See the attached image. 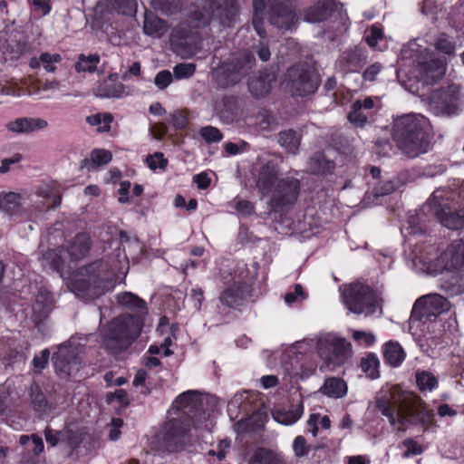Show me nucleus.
I'll return each mask as SVG.
<instances>
[{
    "instance_id": "nucleus-43",
    "label": "nucleus",
    "mask_w": 464,
    "mask_h": 464,
    "mask_svg": "<svg viewBox=\"0 0 464 464\" xmlns=\"http://www.w3.org/2000/svg\"><path fill=\"white\" fill-rule=\"evenodd\" d=\"M415 377L420 392L432 391L438 385L437 377L428 371L417 372Z\"/></svg>"
},
{
    "instance_id": "nucleus-14",
    "label": "nucleus",
    "mask_w": 464,
    "mask_h": 464,
    "mask_svg": "<svg viewBox=\"0 0 464 464\" xmlns=\"http://www.w3.org/2000/svg\"><path fill=\"white\" fill-rule=\"evenodd\" d=\"M188 432V430L181 420L177 419L169 420L159 436L160 449L169 453L178 451L185 445Z\"/></svg>"
},
{
    "instance_id": "nucleus-46",
    "label": "nucleus",
    "mask_w": 464,
    "mask_h": 464,
    "mask_svg": "<svg viewBox=\"0 0 464 464\" xmlns=\"http://www.w3.org/2000/svg\"><path fill=\"white\" fill-rule=\"evenodd\" d=\"M379 360L373 353H369L361 359V367L368 377L375 379L379 377Z\"/></svg>"
},
{
    "instance_id": "nucleus-6",
    "label": "nucleus",
    "mask_w": 464,
    "mask_h": 464,
    "mask_svg": "<svg viewBox=\"0 0 464 464\" xmlns=\"http://www.w3.org/2000/svg\"><path fill=\"white\" fill-rule=\"evenodd\" d=\"M208 23L209 16L207 14L201 11L191 13L170 34L169 42L173 51L182 57L191 56L194 53L193 48L187 40L192 37L198 29L206 26Z\"/></svg>"
},
{
    "instance_id": "nucleus-31",
    "label": "nucleus",
    "mask_w": 464,
    "mask_h": 464,
    "mask_svg": "<svg viewBox=\"0 0 464 464\" xmlns=\"http://www.w3.org/2000/svg\"><path fill=\"white\" fill-rule=\"evenodd\" d=\"M47 126V121L41 119L20 118L7 125L9 130L14 132H30Z\"/></svg>"
},
{
    "instance_id": "nucleus-12",
    "label": "nucleus",
    "mask_w": 464,
    "mask_h": 464,
    "mask_svg": "<svg viewBox=\"0 0 464 464\" xmlns=\"http://www.w3.org/2000/svg\"><path fill=\"white\" fill-rule=\"evenodd\" d=\"M459 87L454 84L435 90L429 98L430 104L438 115L456 114L459 110Z\"/></svg>"
},
{
    "instance_id": "nucleus-47",
    "label": "nucleus",
    "mask_w": 464,
    "mask_h": 464,
    "mask_svg": "<svg viewBox=\"0 0 464 464\" xmlns=\"http://www.w3.org/2000/svg\"><path fill=\"white\" fill-rule=\"evenodd\" d=\"M100 62V57L97 54H91L85 56L80 54L77 63H75V70L79 72H92L95 71L97 64Z\"/></svg>"
},
{
    "instance_id": "nucleus-61",
    "label": "nucleus",
    "mask_w": 464,
    "mask_h": 464,
    "mask_svg": "<svg viewBox=\"0 0 464 464\" xmlns=\"http://www.w3.org/2000/svg\"><path fill=\"white\" fill-rule=\"evenodd\" d=\"M392 150V146L389 140H377L375 143V152L380 156L385 157L390 155Z\"/></svg>"
},
{
    "instance_id": "nucleus-1",
    "label": "nucleus",
    "mask_w": 464,
    "mask_h": 464,
    "mask_svg": "<svg viewBox=\"0 0 464 464\" xmlns=\"http://www.w3.org/2000/svg\"><path fill=\"white\" fill-rule=\"evenodd\" d=\"M376 408L389 419L391 425H401L398 430L404 431L408 425H424L431 414L426 411L422 400L408 392L393 395L392 399L381 397L375 401Z\"/></svg>"
},
{
    "instance_id": "nucleus-29",
    "label": "nucleus",
    "mask_w": 464,
    "mask_h": 464,
    "mask_svg": "<svg viewBox=\"0 0 464 464\" xmlns=\"http://www.w3.org/2000/svg\"><path fill=\"white\" fill-rule=\"evenodd\" d=\"M112 159L111 151L95 149L91 152V159H84L81 162V169H86L88 171H93L97 167L108 164Z\"/></svg>"
},
{
    "instance_id": "nucleus-19",
    "label": "nucleus",
    "mask_w": 464,
    "mask_h": 464,
    "mask_svg": "<svg viewBox=\"0 0 464 464\" xmlns=\"http://www.w3.org/2000/svg\"><path fill=\"white\" fill-rule=\"evenodd\" d=\"M70 289L78 297L84 300L95 299L104 293L102 291V286L94 285L86 276L78 275V270L76 271L74 278L70 284Z\"/></svg>"
},
{
    "instance_id": "nucleus-58",
    "label": "nucleus",
    "mask_w": 464,
    "mask_h": 464,
    "mask_svg": "<svg viewBox=\"0 0 464 464\" xmlns=\"http://www.w3.org/2000/svg\"><path fill=\"white\" fill-rule=\"evenodd\" d=\"M382 65L379 63H375L369 67L362 73V78L365 81L373 82L376 79L377 74L381 72Z\"/></svg>"
},
{
    "instance_id": "nucleus-26",
    "label": "nucleus",
    "mask_w": 464,
    "mask_h": 464,
    "mask_svg": "<svg viewBox=\"0 0 464 464\" xmlns=\"http://www.w3.org/2000/svg\"><path fill=\"white\" fill-rule=\"evenodd\" d=\"M116 299L120 305L125 307L126 309L136 312L137 314L134 316H140V318L143 320V316L148 314L146 302L133 293H121L117 295Z\"/></svg>"
},
{
    "instance_id": "nucleus-52",
    "label": "nucleus",
    "mask_w": 464,
    "mask_h": 464,
    "mask_svg": "<svg viewBox=\"0 0 464 464\" xmlns=\"http://www.w3.org/2000/svg\"><path fill=\"white\" fill-rule=\"evenodd\" d=\"M195 69L192 63H179L174 67V75L177 79L188 78L195 72Z\"/></svg>"
},
{
    "instance_id": "nucleus-24",
    "label": "nucleus",
    "mask_w": 464,
    "mask_h": 464,
    "mask_svg": "<svg viewBox=\"0 0 464 464\" xmlns=\"http://www.w3.org/2000/svg\"><path fill=\"white\" fill-rule=\"evenodd\" d=\"M92 245L91 237L87 233H78L67 247L71 260L78 261L84 258L91 250Z\"/></svg>"
},
{
    "instance_id": "nucleus-36",
    "label": "nucleus",
    "mask_w": 464,
    "mask_h": 464,
    "mask_svg": "<svg viewBox=\"0 0 464 464\" xmlns=\"http://www.w3.org/2000/svg\"><path fill=\"white\" fill-rule=\"evenodd\" d=\"M309 169L314 174H328L334 169V162L327 160L322 153H315L309 160Z\"/></svg>"
},
{
    "instance_id": "nucleus-53",
    "label": "nucleus",
    "mask_w": 464,
    "mask_h": 464,
    "mask_svg": "<svg viewBox=\"0 0 464 464\" xmlns=\"http://www.w3.org/2000/svg\"><path fill=\"white\" fill-rule=\"evenodd\" d=\"M171 82L172 74L168 70L160 72L154 79L155 85L160 90L167 88Z\"/></svg>"
},
{
    "instance_id": "nucleus-57",
    "label": "nucleus",
    "mask_w": 464,
    "mask_h": 464,
    "mask_svg": "<svg viewBox=\"0 0 464 464\" xmlns=\"http://www.w3.org/2000/svg\"><path fill=\"white\" fill-rule=\"evenodd\" d=\"M382 31L377 26H372L370 34L365 36V42L371 47H375L380 39L382 38Z\"/></svg>"
},
{
    "instance_id": "nucleus-16",
    "label": "nucleus",
    "mask_w": 464,
    "mask_h": 464,
    "mask_svg": "<svg viewBox=\"0 0 464 464\" xmlns=\"http://www.w3.org/2000/svg\"><path fill=\"white\" fill-rule=\"evenodd\" d=\"M417 79L423 86L435 84L445 74L446 65L439 59L419 62L417 65Z\"/></svg>"
},
{
    "instance_id": "nucleus-13",
    "label": "nucleus",
    "mask_w": 464,
    "mask_h": 464,
    "mask_svg": "<svg viewBox=\"0 0 464 464\" xmlns=\"http://www.w3.org/2000/svg\"><path fill=\"white\" fill-rule=\"evenodd\" d=\"M77 270L78 275L86 276L92 284L102 286L103 292L112 289L115 285V273L111 271L109 263L103 259L91 262Z\"/></svg>"
},
{
    "instance_id": "nucleus-59",
    "label": "nucleus",
    "mask_w": 464,
    "mask_h": 464,
    "mask_svg": "<svg viewBox=\"0 0 464 464\" xmlns=\"http://www.w3.org/2000/svg\"><path fill=\"white\" fill-rule=\"evenodd\" d=\"M32 441L30 445H28L29 450H31L34 455L38 456L44 451V441L40 436L37 434L31 435Z\"/></svg>"
},
{
    "instance_id": "nucleus-21",
    "label": "nucleus",
    "mask_w": 464,
    "mask_h": 464,
    "mask_svg": "<svg viewBox=\"0 0 464 464\" xmlns=\"http://www.w3.org/2000/svg\"><path fill=\"white\" fill-rule=\"evenodd\" d=\"M441 258L447 270L464 268V240H454L443 252Z\"/></svg>"
},
{
    "instance_id": "nucleus-9",
    "label": "nucleus",
    "mask_w": 464,
    "mask_h": 464,
    "mask_svg": "<svg viewBox=\"0 0 464 464\" xmlns=\"http://www.w3.org/2000/svg\"><path fill=\"white\" fill-rule=\"evenodd\" d=\"M320 357L330 370L343 364L351 353L350 343L341 338H328L317 343Z\"/></svg>"
},
{
    "instance_id": "nucleus-38",
    "label": "nucleus",
    "mask_w": 464,
    "mask_h": 464,
    "mask_svg": "<svg viewBox=\"0 0 464 464\" xmlns=\"http://www.w3.org/2000/svg\"><path fill=\"white\" fill-rule=\"evenodd\" d=\"M106 8L123 15H133L136 13V0H105Z\"/></svg>"
},
{
    "instance_id": "nucleus-34",
    "label": "nucleus",
    "mask_w": 464,
    "mask_h": 464,
    "mask_svg": "<svg viewBox=\"0 0 464 464\" xmlns=\"http://www.w3.org/2000/svg\"><path fill=\"white\" fill-rule=\"evenodd\" d=\"M30 398L34 410L43 415L50 411L51 407L40 386L33 382L30 386Z\"/></svg>"
},
{
    "instance_id": "nucleus-54",
    "label": "nucleus",
    "mask_w": 464,
    "mask_h": 464,
    "mask_svg": "<svg viewBox=\"0 0 464 464\" xmlns=\"http://www.w3.org/2000/svg\"><path fill=\"white\" fill-rule=\"evenodd\" d=\"M293 449L296 457H304L308 453L310 449L306 445V440L303 436H297L294 441Z\"/></svg>"
},
{
    "instance_id": "nucleus-28",
    "label": "nucleus",
    "mask_w": 464,
    "mask_h": 464,
    "mask_svg": "<svg viewBox=\"0 0 464 464\" xmlns=\"http://www.w3.org/2000/svg\"><path fill=\"white\" fill-rule=\"evenodd\" d=\"M302 137L301 131L288 129L278 133L277 142L286 152L295 154L299 150Z\"/></svg>"
},
{
    "instance_id": "nucleus-48",
    "label": "nucleus",
    "mask_w": 464,
    "mask_h": 464,
    "mask_svg": "<svg viewBox=\"0 0 464 464\" xmlns=\"http://www.w3.org/2000/svg\"><path fill=\"white\" fill-rule=\"evenodd\" d=\"M398 188V181L393 179L380 181L372 189L374 197H383L395 191Z\"/></svg>"
},
{
    "instance_id": "nucleus-60",
    "label": "nucleus",
    "mask_w": 464,
    "mask_h": 464,
    "mask_svg": "<svg viewBox=\"0 0 464 464\" xmlns=\"http://www.w3.org/2000/svg\"><path fill=\"white\" fill-rule=\"evenodd\" d=\"M49 355H50L49 350L44 349L41 352L40 356H34V358L33 360V364H34V368L39 369V370H43L44 368H45V366L48 362V360H49Z\"/></svg>"
},
{
    "instance_id": "nucleus-18",
    "label": "nucleus",
    "mask_w": 464,
    "mask_h": 464,
    "mask_svg": "<svg viewBox=\"0 0 464 464\" xmlns=\"http://www.w3.org/2000/svg\"><path fill=\"white\" fill-rule=\"evenodd\" d=\"M279 175V168L274 161H267L263 164L258 171L256 186L259 192L265 196L271 193L272 188L276 186Z\"/></svg>"
},
{
    "instance_id": "nucleus-64",
    "label": "nucleus",
    "mask_w": 464,
    "mask_h": 464,
    "mask_svg": "<svg viewBox=\"0 0 464 464\" xmlns=\"http://www.w3.org/2000/svg\"><path fill=\"white\" fill-rule=\"evenodd\" d=\"M179 402L184 408L193 405L196 402V392L189 391L182 393L179 397Z\"/></svg>"
},
{
    "instance_id": "nucleus-2",
    "label": "nucleus",
    "mask_w": 464,
    "mask_h": 464,
    "mask_svg": "<svg viewBox=\"0 0 464 464\" xmlns=\"http://www.w3.org/2000/svg\"><path fill=\"white\" fill-rule=\"evenodd\" d=\"M425 119L409 114L398 118L392 127V139L397 148L407 157L415 158L427 152L428 135L424 130Z\"/></svg>"
},
{
    "instance_id": "nucleus-32",
    "label": "nucleus",
    "mask_w": 464,
    "mask_h": 464,
    "mask_svg": "<svg viewBox=\"0 0 464 464\" xmlns=\"http://www.w3.org/2000/svg\"><path fill=\"white\" fill-rule=\"evenodd\" d=\"M383 357L388 364L397 367L403 362L405 353L399 343L390 341L384 344Z\"/></svg>"
},
{
    "instance_id": "nucleus-50",
    "label": "nucleus",
    "mask_w": 464,
    "mask_h": 464,
    "mask_svg": "<svg viewBox=\"0 0 464 464\" xmlns=\"http://www.w3.org/2000/svg\"><path fill=\"white\" fill-rule=\"evenodd\" d=\"M146 162L151 169H156L157 168L165 169L168 165V160L164 158L161 152H156L154 155L147 156Z\"/></svg>"
},
{
    "instance_id": "nucleus-17",
    "label": "nucleus",
    "mask_w": 464,
    "mask_h": 464,
    "mask_svg": "<svg viewBox=\"0 0 464 464\" xmlns=\"http://www.w3.org/2000/svg\"><path fill=\"white\" fill-rule=\"evenodd\" d=\"M296 15L289 4L276 3L269 10V22L279 29H290L296 23Z\"/></svg>"
},
{
    "instance_id": "nucleus-41",
    "label": "nucleus",
    "mask_w": 464,
    "mask_h": 464,
    "mask_svg": "<svg viewBox=\"0 0 464 464\" xmlns=\"http://www.w3.org/2000/svg\"><path fill=\"white\" fill-rule=\"evenodd\" d=\"M303 414L302 402L295 408L289 411H276L274 413L275 420L282 424L290 425L297 421Z\"/></svg>"
},
{
    "instance_id": "nucleus-39",
    "label": "nucleus",
    "mask_w": 464,
    "mask_h": 464,
    "mask_svg": "<svg viewBox=\"0 0 464 464\" xmlns=\"http://www.w3.org/2000/svg\"><path fill=\"white\" fill-rule=\"evenodd\" d=\"M124 90V86L121 82H111L104 80L95 90L94 93L98 97H118Z\"/></svg>"
},
{
    "instance_id": "nucleus-63",
    "label": "nucleus",
    "mask_w": 464,
    "mask_h": 464,
    "mask_svg": "<svg viewBox=\"0 0 464 464\" xmlns=\"http://www.w3.org/2000/svg\"><path fill=\"white\" fill-rule=\"evenodd\" d=\"M113 399H116L119 402L125 406L129 405L130 403L129 400L127 399V392L122 389L117 390L115 392L107 395L108 401H111Z\"/></svg>"
},
{
    "instance_id": "nucleus-27",
    "label": "nucleus",
    "mask_w": 464,
    "mask_h": 464,
    "mask_svg": "<svg viewBox=\"0 0 464 464\" xmlns=\"http://www.w3.org/2000/svg\"><path fill=\"white\" fill-rule=\"evenodd\" d=\"M437 219L446 227L458 230L464 227V210L451 211L447 208H437Z\"/></svg>"
},
{
    "instance_id": "nucleus-20",
    "label": "nucleus",
    "mask_w": 464,
    "mask_h": 464,
    "mask_svg": "<svg viewBox=\"0 0 464 464\" xmlns=\"http://www.w3.org/2000/svg\"><path fill=\"white\" fill-rule=\"evenodd\" d=\"M276 76L273 72H260L248 80V90L256 99L266 97L272 90Z\"/></svg>"
},
{
    "instance_id": "nucleus-7",
    "label": "nucleus",
    "mask_w": 464,
    "mask_h": 464,
    "mask_svg": "<svg viewBox=\"0 0 464 464\" xmlns=\"http://www.w3.org/2000/svg\"><path fill=\"white\" fill-rule=\"evenodd\" d=\"M287 84L294 96L305 97L314 94L321 82L319 73L307 63L293 65L287 71Z\"/></svg>"
},
{
    "instance_id": "nucleus-56",
    "label": "nucleus",
    "mask_w": 464,
    "mask_h": 464,
    "mask_svg": "<svg viewBox=\"0 0 464 464\" xmlns=\"http://www.w3.org/2000/svg\"><path fill=\"white\" fill-rule=\"evenodd\" d=\"M436 49L449 55L455 53V44L447 38H439L436 42Z\"/></svg>"
},
{
    "instance_id": "nucleus-51",
    "label": "nucleus",
    "mask_w": 464,
    "mask_h": 464,
    "mask_svg": "<svg viewBox=\"0 0 464 464\" xmlns=\"http://www.w3.org/2000/svg\"><path fill=\"white\" fill-rule=\"evenodd\" d=\"M43 258L46 261L50 266L55 270H58L62 264V257L60 251L56 249H48L44 255Z\"/></svg>"
},
{
    "instance_id": "nucleus-45",
    "label": "nucleus",
    "mask_w": 464,
    "mask_h": 464,
    "mask_svg": "<svg viewBox=\"0 0 464 464\" xmlns=\"http://www.w3.org/2000/svg\"><path fill=\"white\" fill-rule=\"evenodd\" d=\"M339 63L343 67L355 70L362 64V55L358 50H347L340 56Z\"/></svg>"
},
{
    "instance_id": "nucleus-30",
    "label": "nucleus",
    "mask_w": 464,
    "mask_h": 464,
    "mask_svg": "<svg viewBox=\"0 0 464 464\" xmlns=\"http://www.w3.org/2000/svg\"><path fill=\"white\" fill-rule=\"evenodd\" d=\"M247 292L246 287L243 285L232 286L220 295V302L228 306V307H236L240 305L242 302L246 297Z\"/></svg>"
},
{
    "instance_id": "nucleus-23",
    "label": "nucleus",
    "mask_w": 464,
    "mask_h": 464,
    "mask_svg": "<svg viewBox=\"0 0 464 464\" xmlns=\"http://www.w3.org/2000/svg\"><path fill=\"white\" fill-rule=\"evenodd\" d=\"M53 306V295L46 289L40 288L33 305L35 325L40 328L42 321L47 318Z\"/></svg>"
},
{
    "instance_id": "nucleus-4",
    "label": "nucleus",
    "mask_w": 464,
    "mask_h": 464,
    "mask_svg": "<svg viewBox=\"0 0 464 464\" xmlns=\"http://www.w3.org/2000/svg\"><path fill=\"white\" fill-rule=\"evenodd\" d=\"M255 64V55L248 50L232 53L216 71V81L222 88L234 86L251 72Z\"/></svg>"
},
{
    "instance_id": "nucleus-11",
    "label": "nucleus",
    "mask_w": 464,
    "mask_h": 464,
    "mask_svg": "<svg viewBox=\"0 0 464 464\" xmlns=\"http://www.w3.org/2000/svg\"><path fill=\"white\" fill-rule=\"evenodd\" d=\"M53 361L56 372L63 377L75 375L82 367L79 349L73 345L61 344Z\"/></svg>"
},
{
    "instance_id": "nucleus-5",
    "label": "nucleus",
    "mask_w": 464,
    "mask_h": 464,
    "mask_svg": "<svg viewBox=\"0 0 464 464\" xmlns=\"http://www.w3.org/2000/svg\"><path fill=\"white\" fill-rule=\"evenodd\" d=\"M343 300L348 310L353 314L369 316L377 309L382 312V300L370 286L362 283L356 282L345 286Z\"/></svg>"
},
{
    "instance_id": "nucleus-8",
    "label": "nucleus",
    "mask_w": 464,
    "mask_h": 464,
    "mask_svg": "<svg viewBox=\"0 0 464 464\" xmlns=\"http://www.w3.org/2000/svg\"><path fill=\"white\" fill-rule=\"evenodd\" d=\"M300 191V182L295 178H285L277 181L268 206L270 212L283 213L293 208Z\"/></svg>"
},
{
    "instance_id": "nucleus-33",
    "label": "nucleus",
    "mask_w": 464,
    "mask_h": 464,
    "mask_svg": "<svg viewBox=\"0 0 464 464\" xmlns=\"http://www.w3.org/2000/svg\"><path fill=\"white\" fill-rule=\"evenodd\" d=\"M167 24L164 20L152 14H145L143 31L146 34L161 37L167 32Z\"/></svg>"
},
{
    "instance_id": "nucleus-62",
    "label": "nucleus",
    "mask_w": 464,
    "mask_h": 464,
    "mask_svg": "<svg viewBox=\"0 0 464 464\" xmlns=\"http://www.w3.org/2000/svg\"><path fill=\"white\" fill-rule=\"evenodd\" d=\"M171 123L176 129H184L188 124V118L180 111L171 114Z\"/></svg>"
},
{
    "instance_id": "nucleus-55",
    "label": "nucleus",
    "mask_w": 464,
    "mask_h": 464,
    "mask_svg": "<svg viewBox=\"0 0 464 464\" xmlns=\"http://www.w3.org/2000/svg\"><path fill=\"white\" fill-rule=\"evenodd\" d=\"M424 208L437 218V208H447L448 206H442L440 198L437 196L436 192H434L425 203Z\"/></svg>"
},
{
    "instance_id": "nucleus-25",
    "label": "nucleus",
    "mask_w": 464,
    "mask_h": 464,
    "mask_svg": "<svg viewBox=\"0 0 464 464\" xmlns=\"http://www.w3.org/2000/svg\"><path fill=\"white\" fill-rule=\"evenodd\" d=\"M237 12L238 5L236 0H220L213 11V17L218 19L221 24L229 26L236 20Z\"/></svg>"
},
{
    "instance_id": "nucleus-49",
    "label": "nucleus",
    "mask_w": 464,
    "mask_h": 464,
    "mask_svg": "<svg viewBox=\"0 0 464 464\" xmlns=\"http://www.w3.org/2000/svg\"><path fill=\"white\" fill-rule=\"evenodd\" d=\"M199 133L208 143L218 142L223 138L221 131L213 126H206L201 128Z\"/></svg>"
},
{
    "instance_id": "nucleus-35",
    "label": "nucleus",
    "mask_w": 464,
    "mask_h": 464,
    "mask_svg": "<svg viewBox=\"0 0 464 464\" xmlns=\"http://www.w3.org/2000/svg\"><path fill=\"white\" fill-rule=\"evenodd\" d=\"M320 392L329 397L341 398L346 394V383L340 378L332 377L325 380Z\"/></svg>"
},
{
    "instance_id": "nucleus-22",
    "label": "nucleus",
    "mask_w": 464,
    "mask_h": 464,
    "mask_svg": "<svg viewBox=\"0 0 464 464\" xmlns=\"http://www.w3.org/2000/svg\"><path fill=\"white\" fill-rule=\"evenodd\" d=\"M336 8L334 0L318 1L304 12V19L308 23H321L330 18Z\"/></svg>"
},
{
    "instance_id": "nucleus-44",
    "label": "nucleus",
    "mask_w": 464,
    "mask_h": 464,
    "mask_svg": "<svg viewBox=\"0 0 464 464\" xmlns=\"http://www.w3.org/2000/svg\"><path fill=\"white\" fill-rule=\"evenodd\" d=\"M348 121L357 128H362L368 122V116L362 110L361 101L353 103L352 111L348 113Z\"/></svg>"
},
{
    "instance_id": "nucleus-10",
    "label": "nucleus",
    "mask_w": 464,
    "mask_h": 464,
    "mask_svg": "<svg viewBox=\"0 0 464 464\" xmlns=\"http://www.w3.org/2000/svg\"><path fill=\"white\" fill-rule=\"evenodd\" d=\"M450 309L448 300L438 294H429L416 300L411 319L414 321H431Z\"/></svg>"
},
{
    "instance_id": "nucleus-40",
    "label": "nucleus",
    "mask_w": 464,
    "mask_h": 464,
    "mask_svg": "<svg viewBox=\"0 0 464 464\" xmlns=\"http://www.w3.org/2000/svg\"><path fill=\"white\" fill-rule=\"evenodd\" d=\"M184 0H152L151 4L155 10L164 14H174L182 10Z\"/></svg>"
},
{
    "instance_id": "nucleus-37",
    "label": "nucleus",
    "mask_w": 464,
    "mask_h": 464,
    "mask_svg": "<svg viewBox=\"0 0 464 464\" xmlns=\"http://www.w3.org/2000/svg\"><path fill=\"white\" fill-rule=\"evenodd\" d=\"M249 464H286V462L277 453L260 448L256 450Z\"/></svg>"
},
{
    "instance_id": "nucleus-42",
    "label": "nucleus",
    "mask_w": 464,
    "mask_h": 464,
    "mask_svg": "<svg viewBox=\"0 0 464 464\" xmlns=\"http://www.w3.org/2000/svg\"><path fill=\"white\" fill-rule=\"evenodd\" d=\"M20 195L10 192L0 198V210L4 211L7 215L13 216L19 210Z\"/></svg>"
},
{
    "instance_id": "nucleus-3",
    "label": "nucleus",
    "mask_w": 464,
    "mask_h": 464,
    "mask_svg": "<svg viewBox=\"0 0 464 464\" xmlns=\"http://www.w3.org/2000/svg\"><path fill=\"white\" fill-rule=\"evenodd\" d=\"M143 326L140 316L123 314L113 318L102 330V343L111 354L127 350L140 336Z\"/></svg>"
},
{
    "instance_id": "nucleus-15",
    "label": "nucleus",
    "mask_w": 464,
    "mask_h": 464,
    "mask_svg": "<svg viewBox=\"0 0 464 464\" xmlns=\"http://www.w3.org/2000/svg\"><path fill=\"white\" fill-rule=\"evenodd\" d=\"M214 111L215 115L225 124L237 121L242 112L238 96L226 94L217 99Z\"/></svg>"
}]
</instances>
